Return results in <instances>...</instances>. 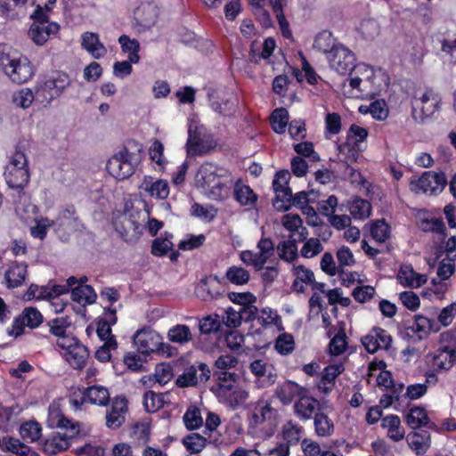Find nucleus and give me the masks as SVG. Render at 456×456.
Masks as SVG:
<instances>
[{
    "mask_svg": "<svg viewBox=\"0 0 456 456\" xmlns=\"http://www.w3.org/2000/svg\"><path fill=\"white\" fill-rule=\"evenodd\" d=\"M195 184L214 200L229 196L232 179L228 170L209 162L203 163L195 175Z\"/></svg>",
    "mask_w": 456,
    "mask_h": 456,
    "instance_id": "1",
    "label": "nucleus"
},
{
    "mask_svg": "<svg viewBox=\"0 0 456 456\" xmlns=\"http://www.w3.org/2000/svg\"><path fill=\"white\" fill-rule=\"evenodd\" d=\"M0 69L13 83L23 84L35 74L28 57L12 47H4L0 53Z\"/></svg>",
    "mask_w": 456,
    "mask_h": 456,
    "instance_id": "2",
    "label": "nucleus"
},
{
    "mask_svg": "<svg viewBox=\"0 0 456 456\" xmlns=\"http://www.w3.org/2000/svg\"><path fill=\"white\" fill-rule=\"evenodd\" d=\"M52 425H55L63 431L52 434L44 443L43 451L45 453L53 455L67 450L70 441L79 434V427L62 416L58 411L50 412Z\"/></svg>",
    "mask_w": 456,
    "mask_h": 456,
    "instance_id": "3",
    "label": "nucleus"
},
{
    "mask_svg": "<svg viewBox=\"0 0 456 456\" xmlns=\"http://www.w3.org/2000/svg\"><path fill=\"white\" fill-rule=\"evenodd\" d=\"M279 411L272 405L270 400L260 398L254 404L249 411L248 416V428L252 432H256L257 429L265 425L267 431L266 436L270 437L274 434L275 428L278 425Z\"/></svg>",
    "mask_w": 456,
    "mask_h": 456,
    "instance_id": "4",
    "label": "nucleus"
},
{
    "mask_svg": "<svg viewBox=\"0 0 456 456\" xmlns=\"http://www.w3.org/2000/svg\"><path fill=\"white\" fill-rule=\"evenodd\" d=\"M442 98L431 88L419 89L411 100V117L417 123H424L438 111Z\"/></svg>",
    "mask_w": 456,
    "mask_h": 456,
    "instance_id": "5",
    "label": "nucleus"
},
{
    "mask_svg": "<svg viewBox=\"0 0 456 456\" xmlns=\"http://www.w3.org/2000/svg\"><path fill=\"white\" fill-rule=\"evenodd\" d=\"M216 145V141L204 125L196 122L190 124L186 142L188 157L206 155L213 151Z\"/></svg>",
    "mask_w": 456,
    "mask_h": 456,
    "instance_id": "6",
    "label": "nucleus"
},
{
    "mask_svg": "<svg viewBox=\"0 0 456 456\" xmlns=\"http://www.w3.org/2000/svg\"><path fill=\"white\" fill-rule=\"evenodd\" d=\"M4 176L9 187L22 190L29 181L28 159L25 153L16 150L5 167Z\"/></svg>",
    "mask_w": 456,
    "mask_h": 456,
    "instance_id": "7",
    "label": "nucleus"
},
{
    "mask_svg": "<svg viewBox=\"0 0 456 456\" xmlns=\"http://www.w3.org/2000/svg\"><path fill=\"white\" fill-rule=\"evenodd\" d=\"M30 18L33 22L28 31V36L37 45H44L51 36L59 32L60 26L48 20L46 13L40 5H37Z\"/></svg>",
    "mask_w": 456,
    "mask_h": 456,
    "instance_id": "8",
    "label": "nucleus"
},
{
    "mask_svg": "<svg viewBox=\"0 0 456 456\" xmlns=\"http://www.w3.org/2000/svg\"><path fill=\"white\" fill-rule=\"evenodd\" d=\"M57 346L64 351L63 356L72 368L81 370L86 366L89 356L88 349L75 337L62 338L57 342Z\"/></svg>",
    "mask_w": 456,
    "mask_h": 456,
    "instance_id": "9",
    "label": "nucleus"
},
{
    "mask_svg": "<svg viewBox=\"0 0 456 456\" xmlns=\"http://www.w3.org/2000/svg\"><path fill=\"white\" fill-rule=\"evenodd\" d=\"M447 183L444 173L424 172L418 179H412L410 189L414 193L436 195L443 191Z\"/></svg>",
    "mask_w": 456,
    "mask_h": 456,
    "instance_id": "10",
    "label": "nucleus"
},
{
    "mask_svg": "<svg viewBox=\"0 0 456 456\" xmlns=\"http://www.w3.org/2000/svg\"><path fill=\"white\" fill-rule=\"evenodd\" d=\"M134 153L123 148L109 159L106 168L113 177L118 180L126 179L134 172Z\"/></svg>",
    "mask_w": 456,
    "mask_h": 456,
    "instance_id": "11",
    "label": "nucleus"
},
{
    "mask_svg": "<svg viewBox=\"0 0 456 456\" xmlns=\"http://www.w3.org/2000/svg\"><path fill=\"white\" fill-rule=\"evenodd\" d=\"M373 75V70L368 65L359 64L354 68V73H350L347 79L348 86L343 84L344 93L351 97H360L367 90L370 84V78Z\"/></svg>",
    "mask_w": 456,
    "mask_h": 456,
    "instance_id": "12",
    "label": "nucleus"
},
{
    "mask_svg": "<svg viewBox=\"0 0 456 456\" xmlns=\"http://www.w3.org/2000/svg\"><path fill=\"white\" fill-rule=\"evenodd\" d=\"M69 85V77L65 74H58L57 77L46 80L37 88L36 99L44 105H47L54 98L60 96Z\"/></svg>",
    "mask_w": 456,
    "mask_h": 456,
    "instance_id": "13",
    "label": "nucleus"
},
{
    "mask_svg": "<svg viewBox=\"0 0 456 456\" xmlns=\"http://www.w3.org/2000/svg\"><path fill=\"white\" fill-rule=\"evenodd\" d=\"M327 59L330 69L341 75L346 74L356 67L354 54L342 45H338L330 51Z\"/></svg>",
    "mask_w": 456,
    "mask_h": 456,
    "instance_id": "14",
    "label": "nucleus"
},
{
    "mask_svg": "<svg viewBox=\"0 0 456 456\" xmlns=\"http://www.w3.org/2000/svg\"><path fill=\"white\" fill-rule=\"evenodd\" d=\"M289 172L288 170H281L276 173L273 181V188L276 194L273 206L278 210H288V206H285V202H289L292 199V191L289 187Z\"/></svg>",
    "mask_w": 456,
    "mask_h": 456,
    "instance_id": "15",
    "label": "nucleus"
},
{
    "mask_svg": "<svg viewBox=\"0 0 456 456\" xmlns=\"http://www.w3.org/2000/svg\"><path fill=\"white\" fill-rule=\"evenodd\" d=\"M216 383L212 387L211 391L224 402L229 397L230 394L238 387L236 385L238 374L229 371H215Z\"/></svg>",
    "mask_w": 456,
    "mask_h": 456,
    "instance_id": "16",
    "label": "nucleus"
},
{
    "mask_svg": "<svg viewBox=\"0 0 456 456\" xmlns=\"http://www.w3.org/2000/svg\"><path fill=\"white\" fill-rule=\"evenodd\" d=\"M127 401L125 397H115L106 411V426L110 429L120 428L126 420Z\"/></svg>",
    "mask_w": 456,
    "mask_h": 456,
    "instance_id": "17",
    "label": "nucleus"
},
{
    "mask_svg": "<svg viewBox=\"0 0 456 456\" xmlns=\"http://www.w3.org/2000/svg\"><path fill=\"white\" fill-rule=\"evenodd\" d=\"M210 377V370L207 364L199 363V365L190 366L180 375L176 384L181 387L195 386L199 382H206Z\"/></svg>",
    "mask_w": 456,
    "mask_h": 456,
    "instance_id": "18",
    "label": "nucleus"
},
{
    "mask_svg": "<svg viewBox=\"0 0 456 456\" xmlns=\"http://www.w3.org/2000/svg\"><path fill=\"white\" fill-rule=\"evenodd\" d=\"M139 213L124 214L120 216L118 224H116L117 231L125 240H132L142 233V225L137 220Z\"/></svg>",
    "mask_w": 456,
    "mask_h": 456,
    "instance_id": "19",
    "label": "nucleus"
},
{
    "mask_svg": "<svg viewBox=\"0 0 456 456\" xmlns=\"http://www.w3.org/2000/svg\"><path fill=\"white\" fill-rule=\"evenodd\" d=\"M43 322V316L41 313L34 307H27L22 311V314L14 322V324L11 330L10 335L15 337L21 334L23 327L28 326L31 329L37 327Z\"/></svg>",
    "mask_w": 456,
    "mask_h": 456,
    "instance_id": "20",
    "label": "nucleus"
},
{
    "mask_svg": "<svg viewBox=\"0 0 456 456\" xmlns=\"http://www.w3.org/2000/svg\"><path fill=\"white\" fill-rule=\"evenodd\" d=\"M391 337L382 329H373L369 334L362 338L365 349L371 354L379 349H387L391 345Z\"/></svg>",
    "mask_w": 456,
    "mask_h": 456,
    "instance_id": "21",
    "label": "nucleus"
},
{
    "mask_svg": "<svg viewBox=\"0 0 456 456\" xmlns=\"http://www.w3.org/2000/svg\"><path fill=\"white\" fill-rule=\"evenodd\" d=\"M159 339V334L149 329L140 330L134 336V343L142 354L158 349L160 344Z\"/></svg>",
    "mask_w": 456,
    "mask_h": 456,
    "instance_id": "22",
    "label": "nucleus"
},
{
    "mask_svg": "<svg viewBox=\"0 0 456 456\" xmlns=\"http://www.w3.org/2000/svg\"><path fill=\"white\" fill-rule=\"evenodd\" d=\"M81 46L94 59H101L107 53V49L100 41L97 33L86 31L81 36Z\"/></svg>",
    "mask_w": 456,
    "mask_h": 456,
    "instance_id": "23",
    "label": "nucleus"
},
{
    "mask_svg": "<svg viewBox=\"0 0 456 456\" xmlns=\"http://www.w3.org/2000/svg\"><path fill=\"white\" fill-rule=\"evenodd\" d=\"M251 372L262 382L263 386H271L275 382L276 373L271 364L263 360H255L250 365Z\"/></svg>",
    "mask_w": 456,
    "mask_h": 456,
    "instance_id": "24",
    "label": "nucleus"
},
{
    "mask_svg": "<svg viewBox=\"0 0 456 456\" xmlns=\"http://www.w3.org/2000/svg\"><path fill=\"white\" fill-rule=\"evenodd\" d=\"M397 280L403 286L409 288H419L427 281L426 276L417 273L411 265H401Z\"/></svg>",
    "mask_w": 456,
    "mask_h": 456,
    "instance_id": "25",
    "label": "nucleus"
},
{
    "mask_svg": "<svg viewBox=\"0 0 456 456\" xmlns=\"http://www.w3.org/2000/svg\"><path fill=\"white\" fill-rule=\"evenodd\" d=\"M109 390L102 386H92L83 393V400L92 404L104 406L110 402Z\"/></svg>",
    "mask_w": 456,
    "mask_h": 456,
    "instance_id": "26",
    "label": "nucleus"
},
{
    "mask_svg": "<svg viewBox=\"0 0 456 456\" xmlns=\"http://www.w3.org/2000/svg\"><path fill=\"white\" fill-rule=\"evenodd\" d=\"M381 427L387 429V436L393 441L398 442L404 438L405 431L401 425V419L396 415H389L381 419Z\"/></svg>",
    "mask_w": 456,
    "mask_h": 456,
    "instance_id": "27",
    "label": "nucleus"
},
{
    "mask_svg": "<svg viewBox=\"0 0 456 456\" xmlns=\"http://www.w3.org/2000/svg\"><path fill=\"white\" fill-rule=\"evenodd\" d=\"M319 406V403L312 397H301L294 404V411L296 415L303 419H310L316 413V410Z\"/></svg>",
    "mask_w": 456,
    "mask_h": 456,
    "instance_id": "28",
    "label": "nucleus"
},
{
    "mask_svg": "<svg viewBox=\"0 0 456 456\" xmlns=\"http://www.w3.org/2000/svg\"><path fill=\"white\" fill-rule=\"evenodd\" d=\"M407 442L418 454L425 453L430 447V434L426 430L414 431L408 435Z\"/></svg>",
    "mask_w": 456,
    "mask_h": 456,
    "instance_id": "29",
    "label": "nucleus"
},
{
    "mask_svg": "<svg viewBox=\"0 0 456 456\" xmlns=\"http://www.w3.org/2000/svg\"><path fill=\"white\" fill-rule=\"evenodd\" d=\"M295 280L292 284L293 289L297 293H303L305 290V285H311L314 282V273L304 265H297L293 268Z\"/></svg>",
    "mask_w": 456,
    "mask_h": 456,
    "instance_id": "30",
    "label": "nucleus"
},
{
    "mask_svg": "<svg viewBox=\"0 0 456 456\" xmlns=\"http://www.w3.org/2000/svg\"><path fill=\"white\" fill-rule=\"evenodd\" d=\"M151 197L156 199H167L169 194V187L166 181L157 180L152 182L151 178H145L141 186Z\"/></svg>",
    "mask_w": 456,
    "mask_h": 456,
    "instance_id": "31",
    "label": "nucleus"
},
{
    "mask_svg": "<svg viewBox=\"0 0 456 456\" xmlns=\"http://www.w3.org/2000/svg\"><path fill=\"white\" fill-rule=\"evenodd\" d=\"M281 433L282 437L285 440L283 444H288L289 452H290V445L297 444L300 441L303 433V427L289 419L282 426Z\"/></svg>",
    "mask_w": 456,
    "mask_h": 456,
    "instance_id": "32",
    "label": "nucleus"
},
{
    "mask_svg": "<svg viewBox=\"0 0 456 456\" xmlns=\"http://www.w3.org/2000/svg\"><path fill=\"white\" fill-rule=\"evenodd\" d=\"M29 295L38 299L52 298L68 292L66 285H53L50 287H38L31 285L29 288Z\"/></svg>",
    "mask_w": 456,
    "mask_h": 456,
    "instance_id": "33",
    "label": "nucleus"
},
{
    "mask_svg": "<svg viewBox=\"0 0 456 456\" xmlns=\"http://www.w3.org/2000/svg\"><path fill=\"white\" fill-rule=\"evenodd\" d=\"M27 265L23 264H14L5 272V281L9 288H17L20 286L26 278Z\"/></svg>",
    "mask_w": 456,
    "mask_h": 456,
    "instance_id": "34",
    "label": "nucleus"
},
{
    "mask_svg": "<svg viewBox=\"0 0 456 456\" xmlns=\"http://www.w3.org/2000/svg\"><path fill=\"white\" fill-rule=\"evenodd\" d=\"M455 362L456 354L453 350H440L432 358V367L436 370H447Z\"/></svg>",
    "mask_w": 456,
    "mask_h": 456,
    "instance_id": "35",
    "label": "nucleus"
},
{
    "mask_svg": "<svg viewBox=\"0 0 456 456\" xmlns=\"http://www.w3.org/2000/svg\"><path fill=\"white\" fill-rule=\"evenodd\" d=\"M234 198L242 206L252 207L256 201V195L253 190L240 182L234 184Z\"/></svg>",
    "mask_w": 456,
    "mask_h": 456,
    "instance_id": "36",
    "label": "nucleus"
},
{
    "mask_svg": "<svg viewBox=\"0 0 456 456\" xmlns=\"http://www.w3.org/2000/svg\"><path fill=\"white\" fill-rule=\"evenodd\" d=\"M96 293L89 285H77L71 290V298L80 305H91L96 299Z\"/></svg>",
    "mask_w": 456,
    "mask_h": 456,
    "instance_id": "37",
    "label": "nucleus"
},
{
    "mask_svg": "<svg viewBox=\"0 0 456 456\" xmlns=\"http://www.w3.org/2000/svg\"><path fill=\"white\" fill-rule=\"evenodd\" d=\"M314 430L318 436H330L334 432L332 420L323 412H316L314 417Z\"/></svg>",
    "mask_w": 456,
    "mask_h": 456,
    "instance_id": "38",
    "label": "nucleus"
},
{
    "mask_svg": "<svg viewBox=\"0 0 456 456\" xmlns=\"http://www.w3.org/2000/svg\"><path fill=\"white\" fill-rule=\"evenodd\" d=\"M4 444L6 450L16 456H37V452L18 438L8 437L4 440Z\"/></svg>",
    "mask_w": 456,
    "mask_h": 456,
    "instance_id": "39",
    "label": "nucleus"
},
{
    "mask_svg": "<svg viewBox=\"0 0 456 456\" xmlns=\"http://www.w3.org/2000/svg\"><path fill=\"white\" fill-rule=\"evenodd\" d=\"M338 158L345 165L352 164L357 161L359 158L360 148L353 145L350 142H346L338 147Z\"/></svg>",
    "mask_w": 456,
    "mask_h": 456,
    "instance_id": "40",
    "label": "nucleus"
},
{
    "mask_svg": "<svg viewBox=\"0 0 456 456\" xmlns=\"http://www.w3.org/2000/svg\"><path fill=\"white\" fill-rule=\"evenodd\" d=\"M167 338L173 343L184 344L192 339V334L188 326L177 324L168 330Z\"/></svg>",
    "mask_w": 456,
    "mask_h": 456,
    "instance_id": "41",
    "label": "nucleus"
},
{
    "mask_svg": "<svg viewBox=\"0 0 456 456\" xmlns=\"http://www.w3.org/2000/svg\"><path fill=\"white\" fill-rule=\"evenodd\" d=\"M299 386L292 381H286L276 390L278 398L284 403L288 404L299 394Z\"/></svg>",
    "mask_w": 456,
    "mask_h": 456,
    "instance_id": "42",
    "label": "nucleus"
},
{
    "mask_svg": "<svg viewBox=\"0 0 456 456\" xmlns=\"http://www.w3.org/2000/svg\"><path fill=\"white\" fill-rule=\"evenodd\" d=\"M118 43L121 45L123 52L128 53V59L133 63H137L140 60L138 52L140 50V44L136 39H131L126 35H122L118 38Z\"/></svg>",
    "mask_w": 456,
    "mask_h": 456,
    "instance_id": "43",
    "label": "nucleus"
},
{
    "mask_svg": "<svg viewBox=\"0 0 456 456\" xmlns=\"http://www.w3.org/2000/svg\"><path fill=\"white\" fill-rule=\"evenodd\" d=\"M314 48L319 52L329 54L337 45L330 32L324 30L320 32L314 38Z\"/></svg>",
    "mask_w": 456,
    "mask_h": 456,
    "instance_id": "44",
    "label": "nucleus"
},
{
    "mask_svg": "<svg viewBox=\"0 0 456 456\" xmlns=\"http://www.w3.org/2000/svg\"><path fill=\"white\" fill-rule=\"evenodd\" d=\"M183 419L186 428L189 430L198 429L203 425L200 410L195 405L188 407Z\"/></svg>",
    "mask_w": 456,
    "mask_h": 456,
    "instance_id": "45",
    "label": "nucleus"
},
{
    "mask_svg": "<svg viewBox=\"0 0 456 456\" xmlns=\"http://www.w3.org/2000/svg\"><path fill=\"white\" fill-rule=\"evenodd\" d=\"M349 211L354 218L365 219L370 215L371 205L366 200L354 199L349 204Z\"/></svg>",
    "mask_w": 456,
    "mask_h": 456,
    "instance_id": "46",
    "label": "nucleus"
},
{
    "mask_svg": "<svg viewBox=\"0 0 456 456\" xmlns=\"http://www.w3.org/2000/svg\"><path fill=\"white\" fill-rule=\"evenodd\" d=\"M272 127L277 134H283L289 123V112L284 108H279L271 115Z\"/></svg>",
    "mask_w": 456,
    "mask_h": 456,
    "instance_id": "47",
    "label": "nucleus"
},
{
    "mask_svg": "<svg viewBox=\"0 0 456 456\" xmlns=\"http://www.w3.org/2000/svg\"><path fill=\"white\" fill-rule=\"evenodd\" d=\"M405 421L413 429L425 426L428 422V417L423 408L416 407L411 409L405 417Z\"/></svg>",
    "mask_w": 456,
    "mask_h": 456,
    "instance_id": "48",
    "label": "nucleus"
},
{
    "mask_svg": "<svg viewBox=\"0 0 456 456\" xmlns=\"http://www.w3.org/2000/svg\"><path fill=\"white\" fill-rule=\"evenodd\" d=\"M276 249L280 258L286 262H292L297 257V247L295 240L281 241Z\"/></svg>",
    "mask_w": 456,
    "mask_h": 456,
    "instance_id": "49",
    "label": "nucleus"
},
{
    "mask_svg": "<svg viewBox=\"0 0 456 456\" xmlns=\"http://www.w3.org/2000/svg\"><path fill=\"white\" fill-rule=\"evenodd\" d=\"M42 428L40 425L33 420L23 423L20 428V434L27 442H35L41 436Z\"/></svg>",
    "mask_w": 456,
    "mask_h": 456,
    "instance_id": "50",
    "label": "nucleus"
},
{
    "mask_svg": "<svg viewBox=\"0 0 456 456\" xmlns=\"http://www.w3.org/2000/svg\"><path fill=\"white\" fill-rule=\"evenodd\" d=\"M412 330L419 333V337L428 335L430 331H437L438 328L433 320H430L423 315H416L415 322L412 326Z\"/></svg>",
    "mask_w": 456,
    "mask_h": 456,
    "instance_id": "51",
    "label": "nucleus"
},
{
    "mask_svg": "<svg viewBox=\"0 0 456 456\" xmlns=\"http://www.w3.org/2000/svg\"><path fill=\"white\" fill-rule=\"evenodd\" d=\"M207 439L198 433H192L183 439L185 448L191 453L200 452L206 446Z\"/></svg>",
    "mask_w": 456,
    "mask_h": 456,
    "instance_id": "52",
    "label": "nucleus"
},
{
    "mask_svg": "<svg viewBox=\"0 0 456 456\" xmlns=\"http://www.w3.org/2000/svg\"><path fill=\"white\" fill-rule=\"evenodd\" d=\"M35 98L34 93L29 88H22L12 94L13 103L22 109L30 107Z\"/></svg>",
    "mask_w": 456,
    "mask_h": 456,
    "instance_id": "53",
    "label": "nucleus"
},
{
    "mask_svg": "<svg viewBox=\"0 0 456 456\" xmlns=\"http://www.w3.org/2000/svg\"><path fill=\"white\" fill-rule=\"evenodd\" d=\"M226 279L236 285H244L249 280V273L240 266H232L226 272Z\"/></svg>",
    "mask_w": 456,
    "mask_h": 456,
    "instance_id": "54",
    "label": "nucleus"
},
{
    "mask_svg": "<svg viewBox=\"0 0 456 456\" xmlns=\"http://www.w3.org/2000/svg\"><path fill=\"white\" fill-rule=\"evenodd\" d=\"M143 405L148 412H155L164 405L163 395L148 391L143 396Z\"/></svg>",
    "mask_w": 456,
    "mask_h": 456,
    "instance_id": "55",
    "label": "nucleus"
},
{
    "mask_svg": "<svg viewBox=\"0 0 456 456\" xmlns=\"http://www.w3.org/2000/svg\"><path fill=\"white\" fill-rule=\"evenodd\" d=\"M108 313L110 314L109 322H100L97 328V334L104 342L114 338L111 335L110 324H114L117 322L116 310L108 308Z\"/></svg>",
    "mask_w": 456,
    "mask_h": 456,
    "instance_id": "56",
    "label": "nucleus"
},
{
    "mask_svg": "<svg viewBox=\"0 0 456 456\" xmlns=\"http://www.w3.org/2000/svg\"><path fill=\"white\" fill-rule=\"evenodd\" d=\"M295 348V341L292 335L282 333L278 336L275 341V349L281 354L287 355Z\"/></svg>",
    "mask_w": 456,
    "mask_h": 456,
    "instance_id": "57",
    "label": "nucleus"
},
{
    "mask_svg": "<svg viewBox=\"0 0 456 456\" xmlns=\"http://www.w3.org/2000/svg\"><path fill=\"white\" fill-rule=\"evenodd\" d=\"M240 256L244 264L252 265L256 270H262L265 264L267 262L265 257H263V254L259 252L255 253L251 250L241 251Z\"/></svg>",
    "mask_w": 456,
    "mask_h": 456,
    "instance_id": "58",
    "label": "nucleus"
},
{
    "mask_svg": "<svg viewBox=\"0 0 456 456\" xmlns=\"http://www.w3.org/2000/svg\"><path fill=\"white\" fill-rule=\"evenodd\" d=\"M323 250L321 240L317 238H310L301 248V256L305 258H312Z\"/></svg>",
    "mask_w": 456,
    "mask_h": 456,
    "instance_id": "59",
    "label": "nucleus"
},
{
    "mask_svg": "<svg viewBox=\"0 0 456 456\" xmlns=\"http://www.w3.org/2000/svg\"><path fill=\"white\" fill-rule=\"evenodd\" d=\"M54 224V221L49 218H40L35 221V225L30 227V233L35 238L44 239L47 229Z\"/></svg>",
    "mask_w": 456,
    "mask_h": 456,
    "instance_id": "60",
    "label": "nucleus"
},
{
    "mask_svg": "<svg viewBox=\"0 0 456 456\" xmlns=\"http://www.w3.org/2000/svg\"><path fill=\"white\" fill-rule=\"evenodd\" d=\"M249 397V393L243 387H237L224 402L231 407L244 403Z\"/></svg>",
    "mask_w": 456,
    "mask_h": 456,
    "instance_id": "61",
    "label": "nucleus"
},
{
    "mask_svg": "<svg viewBox=\"0 0 456 456\" xmlns=\"http://www.w3.org/2000/svg\"><path fill=\"white\" fill-rule=\"evenodd\" d=\"M346 334L341 330L330 340L329 349L332 355H340L345 352L346 348Z\"/></svg>",
    "mask_w": 456,
    "mask_h": 456,
    "instance_id": "62",
    "label": "nucleus"
},
{
    "mask_svg": "<svg viewBox=\"0 0 456 456\" xmlns=\"http://www.w3.org/2000/svg\"><path fill=\"white\" fill-rule=\"evenodd\" d=\"M367 136L368 132L365 128L354 124L349 128L346 142H350L353 145L360 148L359 143L362 142Z\"/></svg>",
    "mask_w": 456,
    "mask_h": 456,
    "instance_id": "63",
    "label": "nucleus"
},
{
    "mask_svg": "<svg viewBox=\"0 0 456 456\" xmlns=\"http://www.w3.org/2000/svg\"><path fill=\"white\" fill-rule=\"evenodd\" d=\"M370 234L377 241L384 242L389 237V226L383 220H379L371 226Z\"/></svg>",
    "mask_w": 456,
    "mask_h": 456,
    "instance_id": "64",
    "label": "nucleus"
}]
</instances>
